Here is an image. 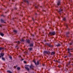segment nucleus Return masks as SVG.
I'll use <instances>...</instances> for the list:
<instances>
[{
  "instance_id": "nucleus-20",
  "label": "nucleus",
  "mask_w": 73,
  "mask_h": 73,
  "mask_svg": "<svg viewBox=\"0 0 73 73\" xmlns=\"http://www.w3.org/2000/svg\"><path fill=\"white\" fill-rule=\"evenodd\" d=\"M0 35L1 36H4V34L3 33H1Z\"/></svg>"
},
{
  "instance_id": "nucleus-33",
  "label": "nucleus",
  "mask_w": 73,
  "mask_h": 73,
  "mask_svg": "<svg viewBox=\"0 0 73 73\" xmlns=\"http://www.w3.org/2000/svg\"><path fill=\"white\" fill-rule=\"evenodd\" d=\"M24 41V40H23V39L21 40V41Z\"/></svg>"
},
{
  "instance_id": "nucleus-10",
  "label": "nucleus",
  "mask_w": 73,
  "mask_h": 73,
  "mask_svg": "<svg viewBox=\"0 0 73 73\" xmlns=\"http://www.w3.org/2000/svg\"><path fill=\"white\" fill-rule=\"evenodd\" d=\"M55 54V52H52L51 53V55H53Z\"/></svg>"
},
{
  "instance_id": "nucleus-29",
  "label": "nucleus",
  "mask_w": 73,
  "mask_h": 73,
  "mask_svg": "<svg viewBox=\"0 0 73 73\" xmlns=\"http://www.w3.org/2000/svg\"><path fill=\"white\" fill-rule=\"evenodd\" d=\"M44 54H46V51H45L44 52H43Z\"/></svg>"
},
{
  "instance_id": "nucleus-7",
  "label": "nucleus",
  "mask_w": 73,
  "mask_h": 73,
  "mask_svg": "<svg viewBox=\"0 0 73 73\" xmlns=\"http://www.w3.org/2000/svg\"><path fill=\"white\" fill-rule=\"evenodd\" d=\"M33 62L35 63V65H38L39 63L38 62V61H37V63H36V61H35V60H33Z\"/></svg>"
},
{
  "instance_id": "nucleus-28",
  "label": "nucleus",
  "mask_w": 73,
  "mask_h": 73,
  "mask_svg": "<svg viewBox=\"0 0 73 73\" xmlns=\"http://www.w3.org/2000/svg\"><path fill=\"white\" fill-rule=\"evenodd\" d=\"M17 42V43H18V44H20V41H19Z\"/></svg>"
},
{
  "instance_id": "nucleus-6",
  "label": "nucleus",
  "mask_w": 73,
  "mask_h": 73,
  "mask_svg": "<svg viewBox=\"0 0 73 73\" xmlns=\"http://www.w3.org/2000/svg\"><path fill=\"white\" fill-rule=\"evenodd\" d=\"M46 54H47L48 55H50V52L49 51H46Z\"/></svg>"
},
{
  "instance_id": "nucleus-34",
  "label": "nucleus",
  "mask_w": 73,
  "mask_h": 73,
  "mask_svg": "<svg viewBox=\"0 0 73 73\" xmlns=\"http://www.w3.org/2000/svg\"><path fill=\"white\" fill-rule=\"evenodd\" d=\"M1 49H2V48H1L0 47V50H1Z\"/></svg>"
},
{
  "instance_id": "nucleus-19",
  "label": "nucleus",
  "mask_w": 73,
  "mask_h": 73,
  "mask_svg": "<svg viewBox=\"0 0 73 73\" xmlns=\"http://www.w3.org/2000/svg\"><path fill=\"white\" fill-rule=\"evenodd\" d=\"M30 46H33V44L32 43H31L30 44Z\"/></svg>"
},
{
  "instance_id": "nucleus-32",
  "label": "nucleus",
  "mask_w": 73,
  "mask_h": 73,
  "mask_svg": "<svg viewBox=\"0 0 73 73\" xmlns=\"http://www.w3.org/2000/svg\"><path fill=\"white\" fill-rule=\"evenodd\" d=\"M24 63H25V64H26L27 63V62H26L24 61Z\"/></svg>"
},
{
  "instance_id": "nucleus-26",
  "label": "nucleus",
  "mask_w": 73,
  "mask_h": 73,
  "mask_svg": "<svg viewBox=\"0 0 73 73\" xmlns=\"http://www.w3.org/2000/svg\"><path fill=\"white\" fill-rule=\"evenodd\" d=\"M9 58H10V59H12V56H9Z\"/></svg>"
},
{
  "instance_id": "nucleus-17",
  "label": "nucleus",
  "mask_w": 73,
  "mask_h": 73,
  "mask_svg": "<svg viewBox=\"0 0 73 73\" xmlns=\"http://www.w3.org/2000/svg\"><path fill=\"white\" fill-rule=\"evenodd\" d=\"M27 41L28 43H29V42H30V40H27Z\"/></svg>"
},
{
  "instance_id": "nucleus-8",
  "label": "nucleus",
  "mask_w": 73,
  "mask_h": 73,
  "mask_svg": "<svg viewBox=\"0 0 73 73\" xmlns=\"http://www.w3.org/2000/svg\"><path fill=\"white\" fill-rule=\"evenodd\" d=\"M4 53H1L0 54V55L1 56H0V58H1V57H3V56H4Z\"/></svg>"
},
{
  "instance_id": "nucleus-4",
  "label": "nucleus",
  "mask_w": 73,
  "mask_h": 73,
  "mask_svg": "<svg viewBox=\"0 0 73 73\" xmlns=\"http://www.w3.org/2000/svg\"><path fill=\"white\" fill-rule=\"evenodd\" d=\"M61 0H58L57 2V4L58 6L61 5Z\"/></svg>"
},
{
  "instance_id": "nucleus-2",
  "label": "nucleus",
  "mask_w": 73,
  "mask_h": 73,
  "mask_svg": "<svg viewBox=\"0 0 73 73\" xmlns=\"http://www.w3.org/2000/svg\"><path fill=\"white\" fill-rule=\"evenodd\" d=\"M49 34L50 35V36H54V35H56V33L55 31H52L50 32Z\"/></svg>"
},
{
  "instance_id": "nucleus-38",
  "label": "nucleus",
  "mask_w": 73,
  "mask_h": 73,
  "mask_svg": "<svg viewBox=\"0 0 73 73\" xmlns=\"http://www.w3.org/2000/svg\"><path fill=\"white\" fill-rule=\"evenodd\" d=\"M32 19H33V21L34 20V19H33V18Z\"/></svg>"
},
{
  "instance_id": "nucleus-31",
  "label": "nucleus",
  "mask_w": 73,
  "mask_h": 73,
  "mask_svg": "<svg viewBox=\"0 0 73 73\" xmlns=\"http://www.w3.org/2000/svg\"><path fill=\"white\" fill-rule=\"evenodd\" d=\"M58 68H61V66L59 65L58 66Z\"/></svg>"
},
{
  "instance_id": "nucleus-5",
  "label": "nucleus",
  "mask_w": 73,
  "mask_h": 73,
  "mask_svg": "<svg viewBox=\"0 0 73 73\" xmlns=\"http://www.w3.org/2000/svg\"><path fill=\"white\" fill-rule=\"evenodd\" d=\"M62 11H63V10H62V9L60 8L59 9L58 12L59 13H60V15H61V13H62Z\"/></svg>"
},
{
  "instance_id": "nucleus-25",
  "label": "nucleus",
  "mask_w": 73,
  "mask_h": 73,
  "mask_svg": "<svg viewBox=\"0 0 73 73\" xmlns=\"http://www.w3.org/2000/svg\"><path fill=\"white\" fill-rule=\"evenodd\" d=\"M66 26L67 28H68V24H66Z\"/></svg>"
},
{
  "instance_id": "nucleus-39",
  "label": "nucleus",
  "mask_w": 73,
  "mask_h": 73,
  "mask_svg": "<svg viewBox=\"0 0 73 73\" xmlns=\"http://www.w3.org/2000/svg\"><path fill=\"white\" fill-rule=\"evenodd\" d=\"M32 36H34V35H32Z\"/></svg>"
},
{
  "instance_id": "nucleus-1",
  "label": "nucleus",
  "mask_w": 73,
  "mask_h": 73,
  "mask_svg": "<svg viewBox=\"0 0 73 73\" xmlns=\"http://www.w3.org/2000/svg\"><path fill=\"white\" fill-rule=\"evenodd\" d=\"M67 49L68 50V53H69L68 56L69 57H71L72 56V53H70L72 51L70 50H73V49L72 48H67Z\"/></svg>"
},
{
  "instance_id": "nucleus-12",
  "label": "nucleus",
  "mask_w": 73,
  "mask_h": 73,
  "mask_svg": "<svg viewBox=\"0 0 73 73\" xmlns=\"http://www.w3.org/2000/svg\"><path fill=\"white\" fill-rule=\"evenodd\" d=\"M63 20L64 21H66V17H64L63 19Z\"/></svg>"
},
{
  "instance_id": "nucleus-22",
  "label": "nucleus",
  "mask_w": 73,
  "mask_h": 73,
  "mask_svg": "<svg viewBox=\"0 0 73 73\" xmlns=\"http://www.w3.org/2000/svg\"><path fill=\"white\" fill-rule=\"evenodd\" d=\"M2 60H3V61H5V59H4V58L3 57L2 58Z\"/></svg>"
},
{
  "instance_id": "nucleus-23",
  "label": "nucleus",
  "mask_w": 73,
  "mask_h": 73,
  "mask_svg": "<svg viewBox=\"0 0 73 73\" xmlns=\"http://www.w3.org/2000/svg\"><path fill=\"white\" fill-rule=\"evenodd\" d=\"M14 32L15 33H17V31L14 30Z\"/></svg>"
},
{
  "instance_id": "nucleus-21",
  "label": "nucleus",
  "mask_w": 73,
  "mask_h": 73,
  "mask_svg": "<svg viewBox=\"0 0 73 73\" xmlns=\"http://www.w3.org/2000/svg\"><path fill=\"white\" fill-rule=\"evenodd\" d=\"M57 62H58V63H59V64H60L61 63V62H60V61L59 60H58Z\"/></svg>"
},
{
  "instance_id": "nucleus-42",
  "label": "nucleus",
  "mask_w": 73,
  "mask_h": 73,
  "mask_svg": "<svg viewBox=\"0 0 73 73\" xmlns=\"http://www.w3.org/2000/svg\"><path fill=\"white\" fill-rule=\"evenodd\" d=\"M72 65H73V64H72Z\"/></svg>"
},
{
  "instance_id": "nucleus-11",
  "label": "nucleus",
  "mask_w": 73,
  "mask_h": 73,
  "mask_svg": "<svg viewBox=\"0 0 73 73\" xmlns=\"http://www.w3.org/2000/svg\"><path fill=\"white\" fill-rule=\"evenodd\" d=\"M55 46H61V45L60 44L58 43V44H56V45H55Z\"/></svg>"
},
{
  "instance_id": "nucleus-24",
  "label": "nucleus",
  "mask_w": 73,
  "mask_h": 73,
  "mask_svg": "<svg viewBox=\"0 0 73 73\" xmlns=\"http://www.w3.org/2000/svg\"><path fill=\"white\" fill-rule=\"evenodd\" d=\"M7 72H9V73H12V72H11V71L9 70L7 71Z\"/></svg>"
},
{
  "instance_id": "nucleus-13",
  "label": "nucleus",
  "mask_w": 73,
  "mask_h": 73,
  "mask_svg": "<svg viewBox=\"0 0 73 73\" xmlns=\"http://www.w3.org/2000/svg\"><path fill=\"white\" fill-rule=\"evenodd\" d=\"M30 67L31 69H32V68H33V65H31V66H30Z\"/></svg>"
},
{
  "instance_id": "nucleus-16",
  "label": "nucleus",
  "mask_w": 73,
  "mask_h": 73,
  "mask_svg": "<svg viewBox=\"0 0 73 73\" xmlns=\"http://www.w3.org/2000/svg\"><path fill=\"white\" fill-rule=\"evenodd\" d=\"M25 68L26 69H27V70H29V68L27 67H25Z\"/></svg>"
},
{
  "instance_id": "nucleus-27",
  "label": "nucleus",
  "mask_w": 73,
  "mask_h": 73,
  "mask_svg": "<svg viewBox=\"0 0 73 73\" xmlns=\"http://www.w3.org/2000/svg\"><path fill=\"white\" fill-rule=\"evenodd\" d=\"M25 2H27L28 3V1L27 0H25Z\"/></svg>"
},
{
  "instance_id": "nucleus-40",
  "label": "nucleus",
  "mask_w": 73,
  "mask_h": 73,
  "mask_svg": "<svg viewBox=\"0 0 73 73\" xmlns=\"http://www.w3.org/2000/svg\"><path fill=\"white\" fill-rule=\"evenodd\" d=\"M1 25H0V26H1Z\"/></svg>"
},
{
  "instance_id": "nucleus-35",
  "label": "nucleus",
  "mask_w": 73,
  "mask_h": 73,
  "mask_svg": "<svg viewBox=\"0 0 73 73\" xmlns=\"http://www.w3.org/2000/svg\"><path fill=\"white\" fill-rule=\"evenodd\" d=\"M66 57H67V56H64L65 58H66Z\"/></svg>"
},
{
  "instance_id": "nucleus-36",
  "label": "nucleus",
  "mask_w": 73,
  "mask_h": 73,
  "mask_svg": "<svg viewBox=\"0 0 73 73\" xmlns=\"http://www.w3.org/2000/svg\"><path fill=\"white\" fill-rule=\"evenodd\" d=\"M58 61V60H56L55 61V62H57Z\"/></svg>"
},
{
  "instance_id": "nucleus-9",
  "label": "nucleus",
  "mask_w": 73,
  "mask_h": 73,
  "mask_svg": "<svg viewBox=\"0 0 73 73\" xmlns=\"http://www.w3.org/2000/svg\"><path fill=\"white\" fill-rule=\"evenodd\" d=\"M69 34H70V33H69V32H68L66 33V37H69V36H68Z\"/></svg>"
},
{
  "instance_id": "nucleus-3",
  "label": "nucleus",
  "mask_w": 73,
  "mask_h": 73,
  "mask_svg": "<svg viewBox=\"0 0 73 73\" xmlns=\"http://www.w3.org/2000/svg\"><path fill=\"white\" fill-rule=\"evenodd\" d=\"M46 44L47 45V46H48L49 47H50V48L53 47V46L50 43H46Z\"/></svg>"
},
{
  "instance_id": "nucleus-30",
  "label": "nucleus",
  "mask_w": 73,
  "mask_h": 73,
  "mask_svg": "<svg viewBox=\"0 0 73 73\" xmlns=\"http://www.w3.org/2000/svg\"><path fill=\"white\" fill-rule=\"evenodd\" d=\"M29 49L30 50H32V48H30Z\"/></svg>"
},
{
  "instance_id": "nucleus-41",
  "label": "nucleus",
  "mask_w": 73,
  "mask_h": 73,
  "mask_svg": "<svg viewBox=\"0 0 73 73\" xmlns=\"http://www.w3.org/2000/svg\"><path fill=\"white\" fill-rule=\"evenodd\" d=\"M36 15H37V14L36 13Z\"/></svg>"
},
{
  "instance_id": "nucleus-18",
  "label": "nucleus",
  "mask_w": 73,
  "mask_h": 73,
  "mask_svg": "<svg viewBox=\"0 0 73 73\" xmlns=\"http://www.w3.org/2000/svg\"><path fill=\"white\" fill-rule=\"evenodd\" d=\"M17 70H20V67H17Z\"/></svg>"
},
{
  "instance_id": "nucleus-15",
  "label": "nucleus",
  "mask_w": 73,
  "mask_h": 73,
  "mask_svg": "<svg viewBox=\"0 0 73 73\" xmlns=\"http://www.w3.org/2000/svg\"><path fill=\"white\" fill-rule=\"evenodd\" d=\"M73 42H71L69 43V44L70 45H72V44H73Z\"/></svg>"
},
{
  "instance_id": "nucleus-37",
  "label": "nucleus",
  "mask_w": 73,
  "mask_h": 73,
  "mask_svg": "<svg viewBox=\"0 0 73 73\" xmlns=\"http://www.w3.org/2000/svg\"><path fill=\"white\" fill-rule=\"evenodd\" d=\"M23 60H24V59H22L21 60V61H23Z\"/></svg>"
},
{
  "instance_id": "nucleus-14",
  "label": "nucleus",
  "mask_w": 73,
  "mask_h": 73,
  "mask_svg": "<svg viewBox=\"0 0 73 73\" xmlns=\"http://www.w3.org/2000/svg\"><path fill=\"white\" fill-rule=\"evenodd\" d=\"M1 23H5V22H4V21H3V19H1Z\"/></svg>"
}]
</instances>
